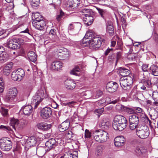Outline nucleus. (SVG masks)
I'll return each mask as SVG.
<instances>
[{
    "label": "nucleus",
    "mask_w": 158,
    "mask_h": 158,
    "mask_svg": "<svg viewBox=\"0 0 158 158\" xmlns=\"http://www.w3.org/2000/svg\"><path fill=\"white\" fill-rule=\"evenodd\" d=\"M48 97L44 87H41L36 92L31 100V105L35 109L36 108L44 98Z\"/></svg>",
    "instance_id": "f257e3e1"
},
{
    "label": "nucleus",
    "mask_w": 158,
    "mask_h": 158,
    "mask_svg": "<svg viewBox=\"0 0 158 158\" xmlns=\"http://www.w3.org/2000/svg\"><path fill=\"white\" fill-rule=\"evenodd\" d=\"M127 123L126 118L121 115H117L114 117L112 126L115 130L121 131L126 128Z\"/></svg>",
    "instance_id": "f03ea898"
},
{
    "label": "nucleus",
    "mask_w": 158,
    "mask_h": 158,
    "mask_svg": "<svg viewBox=\"0 0 158 158\" xmlns=\"http://www.w3.org/2000/svg\"><path fill=\"white\" fill-rule=\"evenodd\" d=\"M94 139L98 142H104L108 138V133L103 130H96L93 133Z\"/></svg>",
    "instance_id": "7ed1b4c3"
},
{
    "label": "nucleus",
    "mask_w": 158,
    "mask_h": 158,
    "mask_svg": "<svg viewBox=\"0 0 158 158\" xmlns=\"http://www.w3.org/2000/svg\"><path fill=\"white\" fill-rule=\"evenodd\" d=\"M119 82L121 87L123 89L129 90L132 85L133 78L130 76L121 77L120 79Z\"/></svg>",
    "instance_id": "20e7f679"
},
{
    "label": "nucleus",
    "mask_w": 158,
    "mask_h": 158,
    "mask_svg": "<svg viewBox=\"0 0 158 158\" xmlns=\"http://www.w3.org/2000/svg\"><path fill=\"white\" fill-rule=\"evenodd\" d=\"M105 40L101 37H94L92 38H91V40H88L85 41L86 43L84 46H88L91 45L95 48H99L101 46L102 43H104Z\"/></svg>",
    "instance_id": "39448f33"
},
{
    "label": "nucleus",
    "mask_w": 158,
    "mask_h": 158,
    "mask_svg": "<svg viewBox=\"0 0 158 158\" xmlns=\"http://www.w3.org/2000/svg\"><path fill=\"white\" fill-rule=\"evenodd\" d=\"M18 93V91L16 87H11L6 92L5 97V100L8 102H13L16 98Z\"/></svg>",
    "instance_id": "423d86ee"
},
{
    "label": "nucleus",
    "mask_w": 158,
    "mask_h": 158,
    "mask_svg": "<svg viewBox=\"0 0 158 158\" xmlns=\"http://www.w3.org/2000/svg\"><path fill=\"white\" fill-rule=\"evenodd\" d=\"M136 133L137 136L140 138L146 139L149 135V128L147 126H139L136 128Z\"/></svg>",
    "instance_id": "0eeeda50"
},
{
    "label": "nucleus",
    "mask_w": 158,
    "mask_h": 158,
    "mask_svg": "<svg viewBox=\"0 0 158 158\" xmlns=\"http://www.w3.org/2000/svg\"><path fill=\"white\" fill-rule=\"evenodd\" d=\"M23 43V40L14 38L8 40L7 46L10 48L17 49L20 48L21 45Z\"/></svg>",
    "instance_id": "6e6552de"
},
{
    "label": "nucleus",
    "mask_w": 158,
    "mask_h": 158,
    "mask_svg": "<svg viewBox=\"0 0 158 158\" xmlns=\"http://www.w3.org/2000/svg\"><path fill=\"white\" fill-rule=\"evenodd\" d=\"M81 27V24L79 23H73L70 24L68 27V32L71 35H77Z\"/></svg>",
    "instance_id": "1a4fd4ad"
},
{
    "label": "nucleus",
    "mask_w": 158,
    "mask_h": 158,
    "mask_svg": "<svg viewBox=\"0 0 158 158\" xmlns=\"http://www.w3.org/2000/svg\"><path fill=\"white\" fill-rule=\"evenodd\" d=\"M12 148L11 141L6 138L1 139H0V148L3 151H8Z\"/></svg>",
    "instance_id": "9d476101"
},
{
    "label": "nucleus",
    "mask_w": 158,
    "mask_h": 158,
    "mask_svg": "<svg viewBox=\"0 0 158 158\" xmlns=\"http://www.w3.org/2000/svg\"><path fill=\"white\" fill-rule=\"evenodd\" d=\"M52 113L51 108L49 107H46L41 110L40 115L43 118L47 119L51 116Z\"/></svg>",
    "instance_id": "9b49d317"
},
{
    "label": "nucleus",
    "mask_w": 158,
    "mask_h": 158,
    "mask_svg": "<svg viewBox=\"0 0 158 158\" xmlns=\"http://www.w3.org/2000/svg\"><path fill=\"white\" fill-rule=\"evenodd\" d=\"M125 141V139L123 136H117L114 139V144L116 147L120 148L124 145Z\"/></svg>",
    "instance_id": "f8f14e48"
},
{
    "label": "nucleus",
    "mask_w": 158,
    "mask_h": 158,
    "mask_svg": "<svg viewBox=\"0 0 158 158\" xmlns=\"http://www.w3.org/2000/svg\"><path fill=\"white\" fill-rule=\"evenodd\" d=\"M32 23L34 27L39 30L44 29L45 25L44 21L41 19L33 20L32 21Z\"/></svg>",
    "instance_id": "ddd939ff"
},
{
    "label": "nucleus",
    "mask_w": 158,
    "mask_h": 158,
    "mask_svg": "<svg viewBox=\"0 0 158 158\" xmlns=\"http://www.w3.org/2000/svg\"><path fill=\"white\" fill-rule=\"evenodd\" d=\"M118 86V84L116 82L110 81L107 84L106 89L108 92L112 93L116 90Z\"/></svg>",
    "instance_id": "4468645a"
},
{
    "label": "nucleus",
    "mask_w": 158,
    "mask_h": 158,
    "mask_svg": "<svg viewBox=\"0 0 158 158\" xmlns=\"http://www.w3.org/2000/svg\"><path fill=\"white\" fill-rule=\"evenodd\" d=\"M8 55L4 52V47L0 46V62L3 63L6 61L8 59Z\"/></svg>",
    "instance_id": "2eb2a0df"
},
{
    "label": "nucleus",
    "mask_w": 158,
    "mask_h": 158,
    "mask_svg": "<svg viewBox=\"0 0 158 158\" xmlns=\"http://www.w3.org/2000/svg\"><path fill=\"white\" fill-rule=\"evenodd\" d=\"M63 66V63L60 61H55L53 62L50 68L53 70L58 71Z\"/></svg>",
    "instance_id": "dca6fc26"
},
{
    "label": "nucleus",
    "mask_w": 158,
    "mask_h": 158,
    "mask_svg": "<svg viewBox=\"0 0 158 158\" xmlns=\"http://www.w3.org/2000/svg\"><path fill=\"white\" fill-rule=\"evenodd\" d=\"M64 83L65 87L67 89H73L76 86L75 82L72 80H67Z\"/></svg>",
    "instance_id": "f3484780"
},
{
    "label": "nucleus",
    "mask_w": 158,
    "mask_h": 158,
    "mask_svg": "<svg viewBox=\"0 0 158 158\" xmlns=\"http://www.w3.org/2000/svg\"><path fill=\"white\" fill-rule=\"evenodd\" d=\"M45 145L48 148L47 151H49L56 146V141L54 139H49L45 143Z\"/></svg>",
    "instance_id": "a211bd4d"
},
{
    "label": "nucleus",
    "mask_w": 158,
    "mask_h": 158,
    "mask_svg": "<svg viewBox=\"0 0 158 158\" xmlns=\"http://www.w3.org/2000/svg\"><path fill=\"white\" fill-rule=\"evenodd\" d=\"M52 125L45 123H41L37 124V127L40 130L43 131H47L50 129Z\"/></svg>",
    "instance_id": "6ab92c4d"
},
{
    "label": "nucleus",
    "mask_w": 158,
    "mask_h": 158,
    "mask_svg": "<svg viewBox=\"0 0 158 158\" xmlns=\"http://www.w3.org/2000/svg\"><path fill=\"white\" fill-rule=\"evenodd\" d=\"M70 125V123L69 120H66L63 122L58 127L59 130L60 132H63L67 130Z\"/></svg>",
    "instance_id": "aec40b11"
},
{
    "label": "nucleus",
    "mask_w": 158,
    "mask_h": 158,
    "mask_svg": "<svg viewBox=\"0 0 158 158\" xmlns=\"http://www.w3.org/2000/svg\"><path fill=\"white\" fill-rule=\"evenodd\" d=\"M106 31L110 35L112 36L114 35V28L111 22L110 21L107 22Z\"/></svg>",
    "instance_id": "412c9836"
},
{
    "label": "nucleus",
    "mask_w": 158,
    "mask_h": 158,
    "mask_svg": "<svg viewBox=\"0 0 158 158\" xmlns=\"http://www.w3.org/2000/svg\"><path fill=\"white\" fill-rule=\"evenodd\" d=\"M110 125V123L106 118H103L99 124V127L105 130L107 129Z\"/></svg>",
    "instance_id": "4be33fe9"
},
{
    "label": "nucleus",
    "mask_w": 158,
    "mask_h": 158,
    "mask_svg": "<svg viewBox=\"0 0 158 158\" xmlns=\"http://www.w3.org/2000/svg\"><path fill=\"white\" fill-rule=\"evenodd\" d=\"M31 105H27L22 107L23 112L24 114L26 115H29L33 111Z\"/></svg>",
    "instance_id": "5701e85b"
},
{
    "label": "nucleus",
    "mask_w": 158,
    "mask_h": 158,
    "mask_svg": "<svg viewBox=\"0 0 158 158\" xmlns=\"http://www.w3.org/2000/svg\"><path fill=\"white\" fill-rule=\"evenodd\" d=\"M36 139L34 136H31L27 139L26 144L30 147L34 146L37 143Z\"/></svg>",
    "instance_id": "b1692460"
},
{
    "label": "nucleus",
    "mask_w": 158,
    "mask_h": 158,
    "mask_svg": "<svg viewBox=\"0 0 158 158\" xmlns=\"http://www.w3.org/2000/svg\"><path fill=\"white\" fill-rule=\"evenodd\" d=\"M94 20L93 17L90 15L89 16H85L83 17V21L85 24L87 26L91 25Z\"/></svg>",
    "instance_id": "393cba45"
},
{
    "label": "nucleus",
    "mask_w": 158,
    "mask_h": 158,
    "mask_svg": "<svg viewBox=\"0 0 158 158\" xmlns=\"http://www.w3.org/2000/svg\"><path fill=\"white\" fill-rule=\"evenodd\" d=\"M119 73L122 77H125L129 76L130 74V71L128 69L124 68H120L119 69Z\"/></svg>",
    "instance_id": "a878e982"
},
{
    "label": "nucleus",
    "mask_w": 158,
    "mask_h": 158,
    "mask_svg": "<svg viewBox=\"0 0 158 158\" xmlns=\"http://www.w3.org/2000/svg\"><path fill=\"white\" fill-rule=\"evenodd\" d=\"M25 122L23 121H19L18 123L16 124L14 129L15 131L17 132L23 130L25 127Z\"/></svg>",
    "instance_id": "bb28decb"
},
{
    "label": "nucleus",
    "mask_w": 158,
    "mask_h": 158,
    "mask_svg": "<svg viewBox=\"0 0 158 158\" xmlns=\"http://www.w3.org/2000/svg\"><path fill=\"white\" fill-rule=\"evenodd\" d=\"M28 58L29 60L33 62H35L37 59V56L35 52L33 51H31L27 53Z\"/></svg>",
    "instance_id": "cd10ccee"
},
{
    "label": "nucleus",
    "mask_w": 158,
    "mask_h": 158,
    "mask_svg": "<svg viewBox=\"0 0 158 158\" xmlns=\"http://www.w3.org/2000/svg\"><path fill=\"white\" fill-rule=\"evenodd\" d=\"M129 120L130 123H135L138 124L139 122V118L136 115L133 114L129 116Z\"/></svg>",
    "instance_id": "c85d7f7f"
},
{
    "label": "nucleus",
    "mask_w": 158,
    "mask_h": 158,
    "mask_svg": "<svg viewBox=\"0 0 158 158\" xmlns=\"http://www.w3.org/2000/svg\"><path fill=\"white\" fill-rule=\"evenodd\" d=\"M64 52L60 55H59V56H62V58H59L61 60H64L70 56V52L66 48H63Z\"/></svg>",
    "instance_id": "c756f323"
},
{
    "label": "nucleus",
    "mask_w": 158,
    "mask_h": 158,
    "mask_svg": "<svg viewBox=\"0 0 158 158\" xmlns=\"http://www.w3.org/2000/svg\"><path fill=\"white\" fill-rule=\"evenodd\" d=\"M150 72L154 76H158V67L155 65H152L150 68Z\"/></svg>",
    "instance_id": "7c9ffc66"
},
{
    "label": "nucleus",
    "mask_w": 158,
    "mask_h": 158,
    "mask_svg": "<svg viewBox=\"0 0 158 158\" xmlns=\"http://www.w3.org/2000/svg\"><path fill=\"white\" fill-rule=\"evenodd\" d=\"M93 35V33L91 32L88 31L86 33L85 37H84L82 40V43L83 44H86V43H85V41L88 40H91V38L90 37H92Z\"/></svg>",
    "instance_id": "2f4dec72"
},
{
    "label": "nucleus",
    "mask_w": 158,
    "mask_h": 158,
    "mask_svg": "<svg viewBox=\"0 0 158 158\" xmlns=\"http://www.w3.org/2000/svg\"><path fill=\"white\" fill-rule=\"evenodd\" d=\"M75 152V154L70 153L65 154L60 158H78L77 153L76 152Z\"/></svg>",
    "instance_id": "473e14b6"
},
{
    "label": "nucleus",
    "mask_w": 158,
    "mask_h": 158,
    "mask_svg": "<svg viewBox=\"0 0 158 158\" xmlns=\"http://www.w3.org/2000/svg\"><path fill=\"white\" fill-rule=\"evenodd\" d=\"M146 151L145 149H142V148L141 149L138 147H136L135 149V153L137 156H141Z\"/></svg>",
    "instance_id": "72a5a7b5"
},
{
    "label": "nucleus",
    "mask_w": 158,
    "mask_h": 158,
    "mask_svg": "<svg viewBox=\"0 0 158 158\" xmlns=\"http://www.w3.org/2000/svg\"><path fill=\"white\" fill-rule=\"evenodd\" d=\"M92 12L91 10L87 8H84L80 11L82 15L85 16H89Z\"/></svg>",
    "instance_id": "f704fd0d"
},
{
    "label": "nucleus",
    "mask_w": 158,
    "mask_h": 158,
    "mask_svg": "<svg viewBox=\"0 0 158 158\" xmlns=\"http://www.w3.org/2000/svg\"><path fill=\"white\" fill-rule=\"evenodd\" d=\"M96 9L99 14L102 18H104L105 16L107 14V12L106 10L98 7H97Z\"/></svg>",
    "instance_id": "c9c22d12"
},
{
    "label": "nucleus",
    "mask_w": 158,
    "mask_h": 158,
    "mask_svg": "<svg viewBox=\"0 0 158 158\" xmlns=\"http://www.w3.org/2000/svg\"><path fill=\"white\" fill-rule=\"evenodd\" d=\"M15 72L17 75L19 77V79L21 80L25 75V72L24 70L21 69H19Z\"/></svg>",
    "instance_id": "e433bc0d"
},
{
    "label": "nucleus",
    "mask_w": 158,
    "mask_h": 158,
    "mask_svg": "<svg viewBox=\"0 0 158 158\" xmlns=\"http://www.w3.org/2000/svg\"><path fill=\"white\" fill-rule=\"evenodd\" d=\"M80 69L78 66H76L70 72V73L74 75L79 76L80 75Z\"/></svg>",
    "instance_id": "4c0bfd02"
},
{
    "label": "nucleus",
    "mask_w": 158,
    "mask_h": 158,
    "mask_svg": "<svg viewBox=\"0 0 158 158\" xmlns=\"http://www.w3.org/2000/svg\"><path fill=\"white\" fill-rule=\"evenodd\" d=\"M19 121L18 119H15L13 118H10V124L14 129L18 123Z\"/></svg>",
    "instance_id": "58836bf2"
},
{
    "label": "nucleus",
    "mask_w": 158,
    "mask_h": 158,
    "mask_svg": "<svg viewBox=\"0 0 158 158\" xmlns=\"http://www.w3.org/2000/svg\"><path fill=\"white\" fill-rule=\"evenodd\" d=\"M40 3V0H31V6L34 9L38 7Z\"/></svg>",
    "instance_id": "ea45409f"
},
{
    "label": "nucleus",
    "mask_w": 158,
    "mask_h": 158,
    "mask_svg": "<svg viewBox=\"0 0 158 158\" xmlns=\"http://www.w3.org/2000/svg\"><path fill=\"white\" fill-rule=\"evenodd\" d=\"M42 16L40 13L36 12L33 13L32 15V21L34 20H38L42 19Z\"/></svg>",
    "instance_id": "a19ab883"
},
{
    "label": "nucleus",
    "mask_w": 158,
    "mask_h": 158,
    "mask_svg": "<svg viewBox=\"0 0 158 158\" xmlns=\"http://www.w3.org/2000/svg\"><path fill=\"white\" fill-rule=\"evenodd\" d=\"M4 80L2 77L0 78V93H2L5 89Z\"/></svg>",
    "instance_id": "79ce46f5"
},
{
    "label": "nucleus",
    "mask_w": 158,
    "mask_h": 158,
    "mask_svg": "<svg viewBox=\"0 0 158 158\" xmlns=\"http://www.w3.org/2000/svg\"><path fill=\"white\" fill-rule=\"evenodd\" d=\"M22 31L21 32V33L23 32L29 34V29L28 28L27 25L25 24L22 25L20 26V27Z\"/></svg>",
    "instance_id": "37998d69"
},
{
    "label": "nucleus",
    "mask_w": 158,
    "mask_h": 158,
    "mask_svg": "<svg viewBox=\"0 0 158 158\" xmlns=\"http://www.w3.org/2000/svg\"><path fill=\"white\" fill-rule=\"evenodd\" d=\"M1 113L3 116L7 117L8 115V110L4 107H2L0 110Z\"/></svg>",
    "instance_id": "c03bdc74"
},
{
    "label": "nucleus",
    "mask_w": 158,
    "mask_h": 158,
    "mask_svg": "<svg viewBox=\"0 0 158 158\" xmlns=\"http://www.w3.org/2000/svg\"><path fill=\"white\" fill-rule=\"evenodd\" d=\"M103 148L101 146L98 147L96 149V154L98 156H101L102 154Z\"/></svg>",
    "instance_id": "a18cd8bd"
},
{
    "label": "nucleus",
    "mask_w": 158,
    "mask_h": 158,
    "mask_svg": "<svg viewBox=\"0 0 158 158\" xmlns=\"http://www.w3.org/2000/svg\"><path fill=\"white\" fill-rule=\"evenodd\" d=\"M11 77L12 79L15 81H20L21 79H19V77L17 75L15 71L12 72L11 75Z\"/></svg>",
    "instance_id": "49530a36"
},
{
    "label": "nucleus",
    "mask_w": 158,
    "mask_h": 158,
    "mask_svg": "<svg viewBox=\"0 0 158 158\" xmlns=\"http://www.w3.org/2000/svg\"><path fill=\"white\" fill-rule=\"evenodd\" d=\"M13 65V63L12 62H10L6 64L4 67L3 69L5 70L10 71L12 68Z\"/></svg>",
    "instance_id": "de8ad7c7"
},
{
    "label": "nucleus",
    "mask_w": 158,
    "mask_h": 158,
    "mask_svg": "<svg viewBox=\"0 0 158 158\" xmlns=\"http://www.w3.org/2000/svg\"><path fill=\"white\" fill-rule=\"evenodd\" d=\"M124 110L129 114H133L135 113V110L132 108L125 106Z\"/></svg>",
    "instance_id": "09e8293b"
},
{
    "label": "nucleus",
    "mask_w": 158,
    "mask_h": 158,
    "mask_svg": "<svg viewBox=\"0 0 158 158\" xmlns=\"http://www.w3.org/2000/svg\"><path fill=\"white\" fill-rule=\"evenodd\" d=\"M104 108H102L100 109H98L94 111V113L98 115L99 117L100 115L102 114L104 111Z\"/></svg>",
    "instance_id": "8fccbe9b"
},
{
    "label": "nucleus",
    "mask_w": 158,
    "mask_h": 158,
    "mask_svg": "<svg viewBox=\"0 0 158 158\" xmlns=\"http://www.w3.org/2000/svg\"><path fill=\"white\" fill-rule=\"evenodd\" d=\"M143 83L146 87L149 88V89L151 90L152 89V83L150 81H143Z\"/></svg>",
    "instance_id": "3c124183"
},
{
    "label": "nucleus",
    "mask_w": 158,
    "mask_h": 158,
    "mask_svg": "<svg viewBox=\"0 0 158 158\" xmlns=\"http://www.w3.org/2000/svg\"><path fill=\"white\" fill-rule=\"evenodd\" d=\"M37 151L40 155L43 156L45 153L46 150L44 148L41 147L37 148Z\"/></svg>",
    "instance_id": "603ef678"
},
{
    "label": "nucleus",
    "mask_w": 158,
    "mask_h": 158,
    "mask_svg": "<svg viewBox=\"0 0 158 158\" xmlns=\"http://www.w3.org/2000/svg\"><path fill=\"white\" fill-rule=\"evenodd\" d=\"M76 102H75L71 101L69 102L66 103H63L64 105L65 106H68L70 107H72L75 105Z\"/></svg>",
    "instance_id": "864d4df0"
},
{
    "label": "nucleus",
    "mask_w": 158,
    "mask_h": 158,
    "mask_svg": "<svg viewBox=\"0 0 158 158\" xmlns=\"http://www.w3.org/2000/svg\"><path fill=\"white\" fill-rule=\"evenodd\" d=\"M65 136L68 139H70L72 137L73 133L70 131H66L65 132Z\"/></svg>",
    "instance_id": "5fc2aeb1"
},
{
    "label": "nucleus",
    "mask_w": 158,
    "mask_h": 158,
    "mask_svg": "<svg viewBox=\"0 0 158 158\" xmlns=\"http://www.w3.org/2000/svg\"><path fill=\"white\" fill-rule=\"evenodd\" d=\"M125 107V106L120 104L116 105L115 107L116 109L118 111H120L122 110H124V108Z\"/></svg>",
    "instance_id": "6e6d98bb"
},
{
    "label": "nucleus",
    "mask_w": 158,
    "mask_h": 158,
    "mask_svg": "<svg viewBox=\"0 0 158 158\" xmlns=\"http://www.w3.org/2000/svg\"><path fill=\"white\" fill-rule=\"evenodd\" d=\"M152 97L155 101H158V92H153L152 93Z\"/></svg>",
    "instance_id": "4d7b16f0"
},
{
    "label": "nucleus",
    "mask_w": 158,
    "mask_h": 158,
    "mask_svg": "<svg viewBox=\"0 0 158 158\" xmlns=\"http://www.w3.org/2000/svg\"><path fill=\"white\" fill-rule=\"evenodd\" d=\"M64 15V13L61 10H60L59 14L58 15L56 16L57 20L58 21H60Z\"/></svg>",
    "instance_id": "13d9d810"
},
{
    "label": "nucleus",
    "mask_w": 158,
    "mask_h": 158,
    "mask_svg": "<svg viewBox=\"0 0 158 158\" xmlns=\"http://www.w3.org/2000/svg\"><path fill=\"white\" fill-rule=\"evenodd\" d=\"M130 128L131 130H133L134 129H136V128L138 127L139 126H137L138 124H135V123H130Z\"/></svg>",
    "instance_id": "bf43d9fd"
},
{
    "label": "nucleus",
    "mask_w": 158,
    "mask_h": 158,
    "mask_svg": "<svg viewBox=\"0 0 158 158\" xmlns=\"http://www.w3.org/2000/svg\"><path fill=\"white\" fill-rule=\"evenodd\" d=\"M115 59V56L114 54L110 55L108 56V59L110 61H113Z\"/></svg>",
    "instance_id": "052dcab7"
},
{
    "label": "nucleus",
    "mask_w": 158,
    "mask_h": 158,
    "mask_svg": "<svg viewBox=\"0 0 158 158\" xmlns=\"http://www.w3.org/2000/svg\"><path fill=\"white\" fill-rule=\"evenodd\" d=\"M85 136L86 138H89L91 136V133L89 130L86 129L85 131Z\"/></svg>",
    "instance_id": "680f3d73"
},
{
    "label": "nucleus",
    "mask_w": 158,
    "mask_h": 158,
    "mask_svg": "<svg viewBox=\"0 0 158 158\" xmlns=\"http://www.w3.org/2000/svg\"><path fill=\"white\" fill-rule=\"evenodd\" d=\"M102 94V91L100 90H98L95 94L96 98H98L101 96Z\"/></svg>",
    "instance_id": "e2e57ef3"
},
{
    "label": "nucleus",
    "mask_w": 158,
    "mask_h": 158,
    "mask_svg": "<svg viewBox=\"0 0 158 158\" xmlns=\"http://www.w3.org/2000/svg\"><path fill=\"white\" fill-rule=\"evenodd\" d=\"M52 1L54 4L56 6L60 5L61 3L60 0H52Z\"/></svg>",
    "instance_id": "0e129e2a"
},
{
    "label": "nucleus",
    "mask_w": 158,
    "mask_h": 158,
    "mask_svg": "<svg viewBox=\"0 0 158 158\" xmlns=\"http://www.w3.org/2000/svg\"><path fill=\"white\" fill-rule=\"evenodd\" d=\"M142 68L144 72L147 71L148 70V65L147 64H143L142 66Z\"/></svg>",
    "instance_id": "69168bd1"
},
{
    "label": "nucleus",
    "mask_w": 158,
    "mask_h": 158,
    "mask_svg": "<svg viewBox=\"0 0 158 158\" xmlns=\"http://www.w3.org/2000/svg\"><path fill=\"white\" fill-rule=\"evenodd\" d=\"M0 128L6 130L10 131L11 130L10 128L8 126H5L3 125H1L0 126Z\"/></svg>",
    "instance_id": "338daca9"
},
{
    "label": "nucleus",
    "mask_w": 158,
    "mask_h": 158,
    "mask_svg": "<svg viewBox=\"0 0 158 158\" xmlns=\"http://www.w3.org/2000/svg\"><path fill=\"white\" fill-rule=\"evenodd\" d=\"M50 35H55L56 34V30L55 29H51L49 33Z\"/></svg>",
    "instance_id": "774afa93"
}]
</instances>
